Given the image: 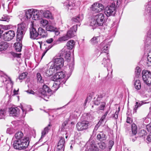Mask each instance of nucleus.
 Instances as JSON below:
<instances>
[{
    "instance_id": "1",
    "label": "nucleus",
    "mask_w": 151,
    "mask_h": 151,
    "mask_svg": "<svg viewBox=\"0 0 151 151\" xmlns=\"http://www.w3.org/2000/svg\"><path fill=\"white\" fill-rule=\"evenodd\" d=\"M23 136V133L21 131H19L15 134V137L17 140L14 141L13 145L15 149L24 150L28 147L29 142V138L24 137Z\"/></svg>"
},
{
    "instance_id": "2",
    "label": "nucleus",
    "mask_w": 151,
    "mask_h": 151,
    "mask_svg": "<svg viewBox=\"0 0 151 151\" xmlns=\"http://www.w3.org/2000/svg\"><path fill=\"white\" fill-rule=\"evenodd\" d=\"M0 77L2 79V83L4 84L7 89H9L10 91V93L7 91V93L9 96H14L18 94L19 89L17 90L14 89L13 93H12V88L13 87V83L12 81L11 78L8 77L6 75H5L4 76H1Z\"/></svg>"
},
{
    "instance_id": "3",
    "label": "nucleus",
    "mask_w": 151,
    "mask_h": 151,
    "mask_svg": "<svg viewBox=\"0 0 151 151\" xmlns=\"http://www.w3.org/2000/svg\"><path fill=\"white\" fill-rule=\"evenodd\" d=\"M142 74L144 82L149 86H151V72L147 70H143Z\"/></svg>"
},
{
    "instance_id": "4",
    "label": "nucleus",
    "mask_w": 151,
    "mask_h": 151,
    "mask_svg": "<svg viewBox=\"0 0 151 151\" xmlns=\"http://www.w3.org/2000/svg\"><path fill=\"white\" fill-rule=\"evenodd\" d=\"M115 12V4L114 2H112L110 5L106 7L105 9L104 13L107 17L114 15Z\"/></svg>"
},
{
    "instance_id": "5",
    "label": "nucleus",
    "mask_w": 151,
    "mask_h": 151,
    "mask_svg": "<svg viewBox=\"0 0 151 151\" xmlns=\"http://www.w3.org/2000/svg\"><path fill=\"white\" fill-rule=\"evenodd\" d=\"M27 28V25L26 23L22 22L18 25L17 35L22 37L24 34Z\"/></svg>"
},
{
    "instance_id": "6",
    "label": "nucleus",
    "mask_w": 151,
    "mask_h": 151,
    "mask_svg": "<svg viewBox=\"0 0 151 151\" xmlns=\"http://www.w3.org/2000/svg\"><path fill=\"white\" fill-rule=\"evenodd\" d=\"M53 61L55 65V68L57 71L59 70L63 66L64 60L63 58L60 56L58 58L54 59Z\"/></svg>"
},
{
    "instance_id": "7",
    "label": "nucleus",
    "mask_w": 151,
    "mask_h": 151,
    "mask_svg": "<svg viewBox=\"0 0 151 151\" xmlns=\"http://www.w3.org/2000/svg\"><path fill=\"white\" fill-rule=\"evenodd\" d=\"M15 36V33L13 30H9L5 32L2 35L3 39L5 41H8L12 39Z\"/></svg>"
},
{
    "instance_id": "8",
    "label": "nucleus",
    "mask_w": 151,
    "mask_h": 151,
    "mask_svg": "<svg viewBox=\"0 0 151 151\" xmlns=\"http://www.w3.org/2000/svg\"><path fill=\"white\" fill-rule=\"evenodd\" d=\"M95 19L96 20L98 26H102L105 20V16L102 13H99L94 16Z\"/></svg>"
},
{
    "instance_id": "9",
    "label": "nucleus",
    "mask_w": 151,
    "mask_h": 151,
    "mask_svg": "<svg viewBox=\"0 0 151 151\" xmlns=\"http://www.w3.org/2000/svg\"><path fill=\"white\" fill-rule=\"evenodd\" d=\"M88 124V122L86 121L79 122L76 125V127L78 130L83 131L87 129Z\"/></svg>"
},
{
    "instance_id": "10",
    "label": "nucleus",
    "mask_w": 151,
    "mask_h": 151,
    "mask_svg": "<svg viewBox=\"0 0 151 151\" xmlns=\"http://www.w3.org/2000/svg\"><path fill=\"white\" fill-rule=\"evenodd\" d=\"M104 9V6L99 2L95 3L92 5L91 10L95 12H100Z\"/></svg>"
},
{
    "instance_id": "11",
    "label": "nucleus",
    "mask_w": 151,
    "mask_h": 151,
    "mask_svg": "<svg viewBox=\"0 0 151 151\" xmlns=\"http://www.w3.org/2000/svg\"><path fill=\"white\" fill-rule=\"evenodd\" d=\"M100 48L101 51L102 52H101V56H107L108 55V49L109 45H106L105 44V42H102L100 44Z\"/></svg>"
},
{
    "instance_id": "12",
    "label": "nucleus",
    "mask_w": 151,
    "mask_h": 151,
    "mask_svg": "<svg viewBox=\"0 0 151 151\" xmlns=\"http://www.w3.org/2000/svg\"><path fill=\"white\" fill-rule=\"evenodd\" d=\"M109 56V55L102 56L104 58L101 63L104 67L107 68V70H108L109 68H111L112 66L111 64L110 63Z\"/></svg>"
},
{
    "instance_id": "13",
    "label": "nucleus",
    "mask_w": 151,
    "mask_h": 151,
    "mask_svg": "<svg viewBox=\"0 0 151 151\" xmlns=\"http://www.w3.org/2000/svg\"><path fill=\"white\" fill-rule=\"evenodd\" d=\"M65 76V74L64 72L62 71L58 72L51 77V80L54 81H56L59 79L63 78Z\"/></svg>"
},
{
    "instance_id": "14",
    "label": "nucleus",
    "mask_w": 151,
    "mask_h": 151,
    "mask_svg": "<svg viewBox=\"0 0 151 151\" xmlns=\"http://www.w3.org/2000/svg\"><path fill=\"white\" fill-rule=\"evenodd\" d=\"M30 38L33 40H37L39 38L38 32H37L36 29L33 27L30 29Z\"/></svg>"
},
{
    "instance_id": "15",
    "label": "nucleus",
    "mask_w": 151,
    "mask_h": 151,
    "mask_svg": "<svg viewBox=\"0 0 151 151\" xmlns=\"http://www.w3.org/2000/svg\"><path fill=\"white\" fill-rule=\"evenodd\" d=\"M77 29V25H74L68 31L67 34L70 38L75 36Z\"/></svg>"
},
{
    "instance_id": "16",
    "label": "nucleus",
    "mask_w": 151,
    "mask_h": 151,
    "mask_svg": "<svg viewBox=\"0 0 151 151\" xmlns=\"http://www.w3.org/2000/svg\"><path fill=\"white\" fill-rule=\"evenodd\" d=\"M41 96H47V94H51L52 93V90L47 86L44 85L42 89L41 90Z\"/></svg>"
},
{
    "instance_id": "17",
    "label": "nucleus",
    "mask_w": 151,
    "mask_h": 151,
    "mask_svg": "<svg viewBox=\"0 0 151 151\" xmlns=\"http://www.w3.org/2000/svg\"><path fill=\"white\" fill-rule=\"evenodd\" d=\"M55 68L54 64L52 65L50 67L49 69L47 70L44 73V75L45 76L49 77L51 76L54 73L57 72Z\"/></svg>"
},
{
    "instance_id": "18",
    "label": "nucleus",
    "mask_w": 151,
    "mask_h": 151,
    "mask_svg": "<svg viewBox=\"0 0 151 151\" xmlns=\"http://www.w3.org/2000/svg\"><path fill=\"white\" fill-rule=\"evenodd\" d=\"M70 51L66 50L65 48L62 49L60 52V56L65 57L68 60H69L70 58Z\"/></svg>"
},
{
    "instance_id": "19",
    "label": "nucleus",
    "mask_w": 151,
    "mask_h": 151,
    "mask_svg": "<svg viewBox=\"0 0 151 151\" xmlns=\"http://www.w3.org/2000/svg\"><path fill=\"white\" fill-rule=\"evenodd\" d=\"M39 36L40 37L39 38H46L48 36V33L46 30L40 27L38 29Z\"/></svg>"
},
{
    "instance_id": "20",
    "label": "nucleus",
    "mask_w": 151,
    "mask_h": 151,
    "mask_svg": "<svg viewBox=\"0 0 151 151\" xmlns=\"http://www.w3.org/2000/svg\"><path fill=\"white\" fill-rule=\"evenodd\" d=\"M40 11L41 13H43V16L45 18L52 19H53L52 14L50 11L46 10L44 11L43 10H40Z\"/></svg>"
},
{
    "instance_id": "21",
    "label": "nucleus",
    "mask_w": 151,
    "mask_h": 151,
    "mask_svg": "<svg viewBox=\"0 0 151 151\" xmlns=\"http://www.w3.org/2000/svg\"><path fill=\"white\" fill-rule=\"evenodd\" d=\"M19 109L17 107H11L9 109V113L10 116H16L19 113Z\"/></svg>"
},
{
    "instance_id": "22",
    "label": "nucleus",
    "mask_w": 151,
    "mask_h": 151,
    "mask_svg": "<svg viewBox=\"0 0 151 151\" xmlns=\"http://www.w3.org/2000/svg\"><path fill=\"white\" fill-rule=\"evenodd\" d=\"M83 18V14H79L78 15L73 17L72 19L73 22H74L80 23Z\"/></svg>"
},
{
    "instance_id": "23",
    "label": "nucleus",
    "mask_w": 151,
    "mask_h": 151,
    "mask_svg": "<svg viewBox=\"0 0 151 151\" xmlns=\"http://www.w3.org/2000/svg\"><path fill=\"white\" fill-rule=\"evenodd\" d=\"M33 12L32 17V19L34 20H37L40 18V11L39 10L33 9Z\"/></svg>"
},
{
    "instance_id": "24",
    "label": "nucleus",
    "mask_w": 151,
    "mask_h": 151,
    "mask_svg": "<svg viewBox=\"0 0 151 151\" xmlns=\"http://www.w3.org/2000/svg\"><path fill=\"white\" fill-rule=\"evenodd\" d=\"M33 12V9H29L25 13L24 19L26 20L30 19L31 17L32 18Z\"/></svg>"
},
{
    "instance_id": "25",
    "label": "nucleus",
    "mask_w": 151,
    "mask_h": 151,
    "mask_svg": "<svg viewBox=\"0 0 151 151\" xmlns=\"http://www.w3.org/2000/svg\"><path fill=\"white\" fill-rule=\"evenodd\" d=\"M8 43L6 42L2 41L0 42V51L6 50L8 47Z\"/></svg>"
},
{
    "instance_id": "26",
    "label": "nucleus",
    "mask_w": 151,
    "mask_h": 151,
    "mask_svg": "<svg viewBox=\"0 0 151 151\" xmlns=\"http://www.w3.org/2000/svg\"><path fill=\"white\" fill-rule=\"evenodd\" d=\"M137 132V127L136 124H133L132 125V136H134L136 135Z\"/></svg>"
},
{
    "instance_id": "27",
    "label": "nucleus",
    "mask_w": 151,
    "mask_h": 151,
    "mask_svg": "<svg viewBox=\"0 0 151 151\" xmlns=\"http://www.w3.org/2000/svg\"><path fill=\"white\" fill-rule=\"evenodd\" d=\"M106 136L102 132L101 134H98L97 136V139L100 141H102L106 140Z\"/></svg>"
},
{
    "instance_id": "28",
    "label": "nucleus",
    "mask_w": 151,
    "mask_h": 151,
    "mask_svg": "<svg viewBox=\"0 0 151 151\" xmlns=\"http://www.w3.org/2000/svg\"><path fill=\"white\" fill-rule=\"evenodd\" d=\"M75 45V42L73 40H69L67 43V46L68 49L70 50L72 49Z\"/></svg>"
},
{
    "instance_id": "29",
    "label": "nucleus",
    "mask_w": 151,
    "mask_h": 151,
    "mask_svg": "<svg viewBox=\"0 0 151 151\" xmlns=\"http://www.w3.org/2000/svg\"><path fill=\"white\" fill-rule=\"evenodd\" d=\"M100 37L98 36L93 37L91 40V43L93 45H95L100 42Z\"/></svg>"
},
{
    "instance_id": "30",
    "label": "nucleus",
    "mask_w": 151,
    "mask_h": 151,
    "mask_svg": "<svg viewBox=\"0 0 151 151\" xmlns=\"http://www.w3.org/2000/svg\"><path fill=\"white\" fill-rule=\"evenodd\" d=\"M15 48L17 52H20L22 47V44L19 42H17L14 43V45Z\"/></svg>"
},
{
    "instance_id": "31",
    "label": "nucleus",
    "mask_w": 151,
    "mask_h": 151,
    "mask_svg": "<svg viewBox=\"0 0 151 151\" xmlns=\"http://www.w3.org/2000/svg\"><path fill=\"white\" fill-rule=\"evenodd\" d=\"M70 39V38L68 36L67 34L66 35H64L62 37H59L58 38V40L57 41H56L57 42H58L59 41L60 42H63V41H65L66 40H67L69 39Z\"/></svg>"
},
{
    "instance_id": "32",
    "label": "nucleus",
    "mask_w": 151,
    "mask_h": 151,
    "mask_svg": "<svg viewBox=\"0 0 151 151\" xmlns=\"http://www.w3.org/2000/svg\"><path fill=\"white\" fill-rule=\"evenodd\" d=\"M53 45H48L47 44H45L44 45V47L45 48V49L44 50V52L42 54V58L45 55V54L46 53V52H47V51L50 49L52 46Z\"/></svg>"
},
{
    "instance_id": "33",
    "label": "nucleus",
    "mask_w": 151,
    "mask_h": 151,
    "mask_svg": "<svg viewBox=\"0 0 151 151\" xmlns=\"http://www.w3.org/2000/svg\"><path fill=\"white\" fill-rule=\"evenodd\" d=\"M50 124H49L48 126L45 128L44 130L42 131L41 138L44 137L45 135L48 132V131L50 129L49 127H50Z\"/></svg>"
},
{
    "instance_id": "34",
    "label": "nucleus",
    "mask_w": 151,
    "mask_h": 151,
    "mask_svg": "<svg viewBox=\"0 0 151 151\" xmlns=\"http://www.w3.org/2000/svg\"><path fill=\"white\" fill-rule=\"evenodd\" d=\"M135 88L137 90H139L141 87V83L140 81L139 80L135 81L134 83Z\"/></svg>"
},
{
    "instance_id": "35",
    "label": "nucleus",
    "mask_w": 151,
    "mask_h": 151,
    "mask_svg": "<svg viewBox=\"0 0 151 151\" xmlns=\"http://www.w3.org/2000/svg\"><path fill=\"white\" fill-rule=\"evenodd\" d=\"M148 54L147 57V60L146 63L147 66L149 67L151 66V51Z\"/></svg>"
},
{
    "instance_id": "36",
    "label": "nucleus",
    "mask_w": 151,
    "mask_h": 151,
    "mask_svg": "<svg viewBox=\"0 0 151 151\" xmlns=\"http://www.w3.org/2000/svg\"><path fill=\"white\" fill-rule=\"evenodd\" d=\"M90 25L92 27H95L98 26L96 20L95 19L94 17L93 19H91V21Z\"/></svg>"
},
{
    "instance_id": "37",
    "label": "nucleus",
    "mask_w": 151,
    "mask_h": 151,
    "mask_svg": "<svg viewBox=\"0 0 151 151\" xmlns=\"http://www.w3.org/2000/svg\"><path fill=\"white\" fill-rule=\"evenodd\" d=\"M36 76L37 82L40 83H42L43 82V80L42 79V77L40 73H37Z\"/></svg>"
},
{
    "instance_id": "38",
    "label": "nucleus",
    "mask_w": 151,
    "mask_h": 151,
    "mask_svg": "<svg viewBox=\"0 0 151 151\" xmlns=\"http://www.w3.org/2000/svg\"><path fill=\"white\" fill-rule=\"evenodd\" d=\"M40 23L41 24V26L44 27L48 24V22L46 20L42 19L40 21Z\"/></svg>"
},
{
    "instance_id": "39",
    "label": "nucleus",
    "mask_w": 151,
    "mask_h": 151,
    "mask_svg": "<svg viewBox=\"0 0 151 151\" xmlns=\"http://www.w3.org/2000/svg\"><path fill=\"white\" fill-rule=\"evenodd\" d=\"M10 19L9 16L6 15H4L0 19V21H4L8 22Z\"/></svg>"
},
{
    "instance_id": "40",
    "label": "nucleus",
    "mask_w": 151,
    "mask_h": 151,
    "mask_svg": "<svg viewBox=\"0 0 151 151\" xmlns=\"http://www.w3.org/2000/svg\"><path fill=\"white\" fill-rule=\"evenodd\" d=\"M55 27L50 25H47L46 27V31L50 32H53L55 29Z\"/></svg>"
},
{
    "instance_id": "41",
    "label": "nucleus",
    "mask_w": 151,
    "mask_h": 151,
    "mask_svg": "<svg viewBox=\"0 0 151 151\" xmlns=\"http://www.w3.org/2000/svg\"><path fill=\"white\" fill-rule=\"evenodd\" d=\"M65 142V139L63 138H61L58 142V146H61L60 147H62L63 146Z\"/></svg>"
},
{
    "instance_id": "42",
    "label": "nucleus",
    "mask_w": 151,
    "mask_h": 151,
    "mask_svg": "<svg viewBox=\"0 0 151 151\" xmlns=\"http://www.w3.org/2000/svg\"><path fill=\"white\" fill-rule=\"evenodd\" d=\"M142 104V103L140 102H136V104L135 105V107L134 109V111L135 112H136L137 110V108L140 107Z\"/></svg>"
},
{
    "instance_id": "43",
    "label": "nucleus",
    "mask_w": 151,
    "mask_h": 151,
    "mask_svg": "<svg viewBox=\"0 0 151 151\" xmlns=\"http://www.w3.org/2000/svg\"><path fill=\"white\" fill-rule=\"evenodd\" d=\"M147 134V132L144 129L141 130L139 133V135L140 137H143Z\"/></svg>"
},
{
    "instance_id": "44",
    "label": "nucleus",
    "mask_w": 151,
    "mask_h": 151,
    "mask_svg": "<svg viewBox=\"0 0 151 151\" xmlns=\"http://www.w3.org/2000/svg\"><path fill=\"white\" fill-rule=\"evenodd\" d=\"M28 73L26 72L23 73L21 74L19 76V79L21 80L24 79L26 78Z\"/></svg>"
},
{
    "instance_id": "45",
    "label": "nucleus",
    "mask_w": 151,
    "mask_h": 151,
    "mask_svg": "<svg viewBox=\"0 0 151 151\" xmlns=\"http://www.w3.org/2000/svg\"><path fill=\"white\" fill-rule=\"evenodd\" d=\"M109 110H108L105 113V114L102 116L99 122V124H100V123H101V122H103L104 120L105 119L106 116L107 114H108Z\"/></svg>"
},
{
    "instance_id": "46",
    "label": "nucleus",
    "mask_w": 151,
    "mask_h": 151,
    "mask_svg": "<svg viewBox=\"0 0 151 151\" xmlns=\"http://www.w3.org/2000/svg\"><path fill=\"white\" fill-rule=\"evenodd\" d=\"M99 147L102 149H104L106 147V144L104 142H101L99 144Z\"/></svg>"
},
{
    "instance_id": "47",
    "label": "nucleus",
    "mask_w": 151,
    "mask_h": 151,
    "mask_svg": "<svg viewBox=\"0 0 151 151\" xmlns=\"http://www.w3.org/2000/svg\"><path fill=\"white\" fill-rule=\"evenodd\" d=\"M145 11L147 13H150L151 11V5L148 4L146 6Z\"/></svg>"
},
{
    "instance_id": "48",
    "label": "nucleus",
    "mask_w": 151,
    "mask_h": 151,
    "mask_svg": "<svg viewBox=\"0 0 151 151\" xmlns=\"http://www.w3.org/2000/svg\"><path fill=\"white\" fill-rule=\"evenodd\" d=\"M99 2L101 4L104 6V9L105 7L108 4V0H101Z\"/></svg>"
},
{
    "instance_id": "49",
    "label": "nucleus",
    "mask_w": 151,
    "mask_h": 151,
    "mask_svg": "<svg viewBox=\"0 0 151 151\" xmlns=\"http://www.w3.org/2000/svg\"><path fill=\"white\" fill-rule=\"evenodd\" d=\"M5 111L4 110H0V119L3 118L5 116Z\"/></svg>"
},
{
    "instance_id": "50",
    "label": "nucleus",
    "mask_w": 151,
    "mask_h": 151,
    "mask_svg": "<svg viewBox=\"0 0 151 151\" xmlns=\"http://www.w3.org/2000/svg\"><path fill=\"white\" fill-rule=\"evenodd\" d=\"M141 72L140 68L139 67H136L135 69V73L137 76H138L140 75Z\"/></svg>"
},
{
    "instance_id": "51",
    "label": "nucleus",
    "mask_w": 151,
    "mask_h": 151,
    "mask_svg": "<svg viewBox=\"0 0 151 151\" xmlns=\"http://www.w3.org/2000/svg\"><path fill=\"white\" fill-rule=\"evenodd\" d=\"M114 144V142L112 140H111L109 141V148L110 150L111 149Z\"/></svg>"
},
{
    "instance_id": "52",
    "label": "nucleus",
    "mask_w": 151,
    "mask_h": 151,
    "mask_svg": "<svg viewBox=\"0 0 151 151\" xmlns=\"http://www.w3.org/2000/svg\"><path fill=\"white\" fill-rule=\"evenodd\" d=\"M106 105V103L104 102H102L99 107V109L100 110H104Z\"/></svg>"
},
{
    "instance_id": "53",
    "label": "nucleus",
    "mask_w": 151,
    "mask_h": 151,
    "mask_svg": "<svg viewBox=\"0 0 151 151\" xmlns=\"http://www.w3.org/2000/svg\"><path fill=\"white\" fill-rule=\"evenodd\" d=\"M68 124V122L67 121H65L63 122L61 127L62 130H63L65 129V127Z\"/></svg>"
},
{
    "instance_id": "54",
    "label": "nucleus",
    "mask_w": 151,
    "mask_h": 151,
    "mask_svg": "<svg viewBox=\"0 0 151 151\" xmlns=\"http://www.w3.org/2000/svg\"><path fill=\"white\" fill-rule=\"evenodd\" d=\"M119 109L118 111H116L115 113L113 115L112 117L115 119H116L118 117V115L119 114Z\"/></svg>"
},
{
    "instance_id": "55",
    "label": "nucleus",
    "mask_w": 151,
    "mask_h": 151,
    "mask_svg": "<svg viewBox=\"0 0 151 151\" xmlns=\"http://www.w3.org/2000/svg\"><path fill=\"white\" fill-rule=\"evenodd\" d=\"M146 127L148 131L151 133V124H149L147 125Z\"/></svg>"
},
{
    "instance_id": "56",
    "label": "nucleus",
    "mask_w": 151,
    "mask_h": 151,
    "mask_svg": "<svg viewBox=\"0 0 151 151\" xmlns=\"http://www.w3.org/2000/svg\"><path fill=\"white\" fill-rule=\"evenodd\" d=\"M53 32H54L55 35L57 36L60 33L59 31L56 28H55Z\"/></svg>"
},
{
    "instance_id": "57",
    "label": "nucleus",
    "mask_w": 151,
    "mask_h": 151,
    "mask_svg": "<svg viewBox=\"0 0 151 151\" xmlns=\"http://www.w3.org/2000/svg\"><path fill=\"white\" fill-rule=\"evenodd\" d=\"M12 27V26L11 25H7L4 26L3 28L4 29L7 30L9 29H10Z\"/></svg>"
},
{
    "instance_id": "58",
    "label": "nucleus",
    "mask_w": 151,
    "mask_h": 151,
    "mask_svg": "<svg viewBox=\"0 0 151 151\" xmlns=\"http://www.w3.org/2000/svg\"><path fill=\"white\" fill-rule=\"evenodd\" d=\"M54 40L52 38H50V39H47L46 40V42L48 43V44H50Z\"/></svg>"
},
{
    "instance_id": "59",
    "label": "nucleus",
    "mask_w": 151,
    "mask_h": 151,
    "mask_svg": "<svg viewBox=\"0 0 151 151\" xmlns=\"http://www.w3.org/2000/svg\"><path fill=\"white\" fill-rule=\"evenodd\" d=\"M147 36L148 38L151 39V29L148 31L147 33Z\"/></svg>"
},
{
    "instance_id": "60",
    "label": "nucleus",
    "mask_w": 151,
    "mask_h": 151,
    "mask_svg": "<svg viewBox=\"0 0 151 151\" xmlns=\"http://www.w3.org/2000/svg\"><path fill=\"white\" fill-rule=\"evenodd\" d=\"M91 96L90 95L89 96H88L87 97V98H86V99L85 101V102L84 103V104H85V105L86 103L88 101V100H89V101L91 99Z\"/></svg>"
},
{
    "instance_id": "61",
    "label": "nucleus",
    "mask_w": 151,
    "mask_h": 151,
    "mask_svg": "<svg viewBox=\"0 0 151 151\" xmlns=\"http://www.w3.org/2000/svg\"><path fill=\"white\" fill-rule=\"evenodd\" d=\"M126 122L127 123H131L132 122V120L131 118L129 117H127Z\"/></svg>"
},
{
    "instance_id": "62",
    "label": "nucleus",
    "mask_w": 151,
    "mask_h": 151,
    "mask_svg": "<svg viewBox=\"0 0 151 151\" xmlns=\"http://www.w3.org/2000/svg\"><path fill=\"white\" fill-rule=\"evenodd\" d=\"M26 91L29 94H34L35 93L32 90H28Z\"/></svg>"
},
{
    "instance_id": "63",
    "label": "nucleus",
    "mask_w": 151,
    "mask_h": 151,
    "mask_svg": "<svg viewBox=\"0 0 151 151\" xmlns=\"http://www.w3.org/2000/svg\"><path fill=\"white\" fill-rule=\"evenodd\" d=\"M147 140L150 142H151V133L148 136Z\"/></svg>"
},
{
    "instance_id": "64",
    "label": "nucleus",
    "mask_w": 151,
    "mask_h": 151,
    "mask_svg": "<svg viewBox=\"0 0 151 151\" xmlns=\"http://www.w3.org/2000/svg\"><path fill=\"white\" fill-rule=\"evenodd\" d=\"M68 1H67L66 2H65L64 3V6H66L68 8L69 6H70L69 4H68Z\"/></svg>"
}]
</instances>
